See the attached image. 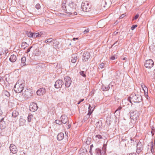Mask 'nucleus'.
Returning a JSON list of instances; mask_svg holds the SVG:
<instances>
[{
	"label": "nucleus",
	"mask_w": 155,
	"mask_h": 155,
	"mask_svg": "<svg viewBox=\"0 0 155 155\" xmlns=\"http://www.w3.org/2000/svg\"><path fill=\"white\" fill-rule=\"evenodd\" d=\"M27 35L29 37L33 38V33L30 31H27L26 32Z\"/></svg>",
	"instance_id": "32"
},
{
	"label": "nucleus",
	"mask_w": 155,
	"mask_h": 155,
	"mask_svg": "<svg viewBox=\"0 0 155 155\" xmlns=\"http://www.w3.org/2000/svg\"><path fill=\"white\" fill-rule=\"evenodd\" d=\"M54 41V39L52 38H49V39H48L47 40H46L45 41V42L46 43H51V42H52V41Z\"/></svg>",
	"instance_id": "33"
},
{
	"label": "nucleus",
	"mask_w": 155,
	"mask_h": 155,
	"mask_svg": "<svg viewBox=\"0 0 155 155\" xmlns=\"http://www.w3.org/2000/svg\"><path fill=\"white\" fill-rule=\"evenodd\" d=\"M81 8L82 10L85 12H89L91 11V5L88 2H83L81 4Z\"/></svg>",
	"instance_id": "4"
},
{
	"label": "nucleus",
	"mask_w": 155,
	"mask_h": 155,
	"mask_svg": "<svg viewBox=\"0 0 155 155\" xmlns=\"http://www.w3.org/2000/svg\"><path fill=\"white\" fill-rule=\"evenodd\" d=\"M150 144L151 146L150 147V150L152 153H153L154 152V148H153V142L152 141L150 142Z\"/></svg>",
	"instance_id": "30"
},
{
	"label": "nucleus",
	"mask_w": 155,
	"mask_h": 155,
	"mask_svg": "<svg viewBox=\"0 0 155 155\" xmlns=\"http://www.w3.org/2000/svg\"><path fill=\"white\" fill-rule=\"evenodd\" d=\"M95 138H97L99 140L103 138L102 136L99 134L96 135Z\"/></svg>",
	"instance_id": "37"
},
{
	"label": "nucleus",
	"mask_w": 155,
	"mask_h": 155,
	"mask_svg": "<svg viewBox=\"0 0 155 155\" xmlns=\"http://www.w3.org/2000/svg\"><path fill=\"white\" fill-rule=\"evenodd\" d=\"M55 122L56 124H58L59 125H61L62 124L61 120H55Z\"/></svg>",
	"instance_id": "36"
},
{
	"label": "nucleus",
	"mask_w": 155,
	"mask_h": 155,
	"mask_svg": "<svg viewBox=\"0 0 155 155\" xmlns=\"http://www.w3.org/2000/svg\"><path fill=\"white\" fill-rule=\"evenodd\" d=\"M32 117V116L31 114H29L28 115V122H31Z\"/></svg>",
	"instance_id": "35"
},
{
	"label": "nucleus",
	"mask_w": 155,
	"mask_h": 155,
	"mask_svg": "<svg viewBox=\"0 0 155 155\" xmlns=\"http://www.w3.org/2000/svg\"><path fill=\"white\" fill-rule=\"evenodd\" d=\"M11 152L13 154H15L17 153V149L16 146L14 144H11L9 147Z\"/></svg>",
	"instance_id": "15"
},
{
	"label": "nucleus",
	"mask_w": 155,
	"mask_h": 155,
	"mask_svg": "<svg viewBox=\"0 0 155 155\" xmlns=\"http://www.w3.org/2000/svg\"><path fill=\"white\" fill-rule=\"evenodd\" d=\"M122 108L121 107H118L117 109L116 110L115 112L117 111L120 110Z\"/></svg>",
	"instance_id": "53"
},
{
	"label": "nucleus",
	"mask_w": 155,
	"mask_h": 155,
	"mask_svg": "<svg viewBox=\"0 0 155 155\" xmlns=\"http://www.w3.org/2000/svg\"><path fill=\"white\" fill-rule=\"evenodd\" d=\"M151 134H152V135H153L154 134V133L153 132V131H151Z\"/></svg>",
	"instance_id": "61"
},
{
	"label": "nucleus",
	"mask_w": 155,
	"mask_h": 155,
	"mask_svg": "<svg viewBox=\"0 0 155 155\" xmlns=\"http://www.w3.org/2000/svg\"><path fill=\"white\" fill-rule=\"evenodd\" d=\"M95 105H93V106H92L91 107V110L93 111L94 109L95 108Z\"/></svg>",
	"instance_id": "51"
},
{
	"label": "nucleus",
	"mask_w": 155,
	"mask_h": 155,
	"mask_svg": "<svg viewBox=\"0 0 155 155\" xmlns=\"http://www.w3.org/2000/svg\"><path fill=\"white\" fill-rule=\"evenodd\" d=\"M26 61V58L25 57H23L21 58V66L23 67L26 65L25 61Z\"/></svg>",
	"instance_id": "22"
},
{
	"label": "nucleus",
	"mask_w": 155,
	"mask_h": 155,
	"mask_svg": "<svg viewBox=\"0 0 155 155\" xmlns=\"http://www.w3.org/2000/svg\"><path fill=\"white\" fill-rule=\"evenodd\" d=\"M3 94L7 97H9L10 96L9 93L7 91H4L3 92Z\"/></svg>",
	"instance_id": "34"
},
{
	"label": "nucleus",
	"mask_w": 155,
	"mask_h": 155,
	"mask_svg": "<svg viewBox=\"0 0 155 155\" xmlns=\"http://www.w3.org/2000/svg\"><path fill=\"white\" fill-rule=\"evenodd\" d=\"M17 59V58L15 55L13 54L9 58L10 61L12 62H14L16 61Z\"/></svg>",
	"instance_id": "19"
},
{
	"label": "nucleus",
	"mask_w": 155,
	"mask_h": 155,
	"mask_svg": "<svg viewBox=\"0 0 155 155\" xmlns=\"http://www.w3.org/2000/svg\"><path fill=\"white\" fill-rule=\"evenodd\" d=\"M139 15L138 14H136L135 16H134V20H136L139 17Z\"/></svg>",
	"instance_id": "47"
},
{
	"label": "nucleus",
	"mask_w": 155,
	"mask_h": 155,
	"mask_svg": "<svg viewBox=\"0 0 155 155\" xmlns=\"http://www.w3.org/2000/svg\"><path fill=\"white\" fill-rule=\"evenodd\" d=\"M37 109L38 106L36 103H32L29 106V110L31 111L34 112L36 111Z\"/></svg>",
	"instance_id": "11"
},
{
	"label": "nucleus",
	"mask_w": 155,
	"mask_h": 155,
	"mask_svg": "<svg viewBox=\"0 0 155 155\" xmlns=\"http://www.w3.org/2000/svg\"><path fill=\"white\" fill-rule=\"evenodd\" d=\"M93 112V110H91V109L89 110H88V113L87 114V116H88V117L89 118L90 117V115L92 114Z\"/></svg>",
	"instance_id": "38"
},
{
	"label": "nucleus",
	"mask_w": 155,
	"mask_h": 155,
	"mask_svg": "<svg viewBox=\"0 0 155 155\" xmlns=\"http://www.w3.org/2000/svg\"><path fill=\"white\" fill-rule=\"evenodd\" d=\"M126 58H123V60H125Z\"/></svg>",
	"instance_id": "62"
},
{
	"label": "nucleus",
	"mask_w": 155,
	"mask_h": 155,
	"mask_svg": "<svg viewBox=\"0 0 155 155\" xmlns=\"http://www.w3.org/2000/svg\"><path fill=\"white\" fill-rule=\"evenodd\" d=\"M68 128H69L70 127H71L70 125H68Z\"/></svg>",
	"instance_id": "63"
},
{
	"label": "nucleus",
	"mask_w": 155,
	"mask_h": 155,
	"mask_svg": "<svg viewBox=\"0 0 155 155\" xmlns=\"http://www.w3.org/2000/svg\"><path fill=\"white\" fill-rule=\"evenodd\" d=\"M110 118H108L106 120L107 123L108 125H110Z\"/></svg>",
	"instance_id": "41"
},
{
	"label": "nucleus",
	"mask_w": 155,
	"mask_h": 155,
	"mask_svg": "<svg viewBox=\"0 0 155 155\" xmlns=\"http://www.w3.org/2000/svg\"><path fill=\"white\" fill-rule=\"evenodd\" d=\"M25 122V120L23 118L22 116H21L20 117L19 124L20 125L23 126Z\"/></svg>",
	"instance_id": "21"
},
{
	"label": "nucleus",
	"mask_w": 155,
	"mask_h": 155,
	"mask_svg": "<svg viewBox=\"0 0 155 155\" xmlns=\"http://www.w3.org/2000/svg\"><path fill=\"white\" fill-rule=\"evenodd\" d=\"M33 94V92L31 89H27L23 92L22 95L25 97L28 98L31 97Z\"/></svg>",
	"instance_id": "5"
},
{
	"label": "nucleus",
	"mask_w": 155,
	"mask_h": 155,
	"mask_svg": "<svg viewBox=\"0 0 155 155\" xmlns=\"http://www.w3.org/2000/svg\"><path fill=\"white\" fill-rule=\"evenodd\" d=\"M89 29H87L83 31V33L84 34H87L88 32H89Z\"/></svg>",
	"instance_id": "46"
},
{
	"label": "nucleus",
	"mask_w": 155,
	"mask_h": 155,
	"mask_svg": "<svg viewBox=\"0 0 155 155\" xmlns=\"http://www.w3.org/2000/svg\"><path fill=\"white\" fill-rule=\"evenodd\" d=\"M141 86L143 89L144 91H148V89L147 87L145 86V85L143 83H142L141 84Z\"/></svg>",
	"instance_id": "27"
},
{
	"label": "nucleus",
	"mask_w": 155,
	"mask_h": 155,
	"mask_svg": "<svg viewBox=\"0 0 155 155\" xmlns=\"http://www.w3.org/2000/svg\"><path fill=\"white\" fill-rule=\"evenodd\" d=\"M64 135L63 133H60L58 134L57 136V139L60 141L62 140L64 138Z\"/></svg>",
	"instance_id": "18"
},
{
	"label": "nucleus",
	"mask_w": 155,
	"mask_h": 155,
	"mask_svg": "<svg viewBox=\"0 0 155 155\" xmlns=\"http://www.w3.org/2000/svg\"><path fill=\"white\" fill-rule=\"evenodd\" d=\"M84 100V99H81L78 102V104H80L81 102L83 101Z\"/></svg>",
	"instance_id": "52"
},
{
	"label": "nucleus",
	"mask_w": 155,
	"mask_h": 155,
	"mask_svg": "<svg viewBox=\"0 0 155 155\" xmlns=\"http://www.w3.org/2000/svg\"><path fill=\"white\" fill-rule=\"evenodd\" d=\"M61 120L62 124H65L68 120V118L65 115H62L61 117Z\"/></svg>",
	"instance_id": "16"
},
{
	"label": "nucleus",
	"mask_w": 155,
	"mask_h": 155,
	"mask_svg": "<svg viewBox=\"0 0 155 155\" xmlns=\"http://www.w3.org/2000/svg\"><path fill=\"white\" fill-rule=\"evenodd\" d=\"M118 33V32H117L116 31H115L113 33V35H117V34Z\"/></svg>",
	"instance_id": "55"
},
{
	"label": "nucleus",
	"mask_w": 155,
	"mask_h": 155,
	"mask_svg": "<svg viewBox=\"0 0 155 155\" xmlns=\"http://www.w3.org/2000/svg\"><path fill=\"white\" fill-rule=\"evenodd\" d=\"M104 64L103 63H101V64H100L99 65V68H104Z\"/></svg>",
	"instance_id": "42"
},
{
	"label": "nucleus",
	"mask_w": 155,
	"mask_h": 155,
	"mask_svg": "<svg viewBox=\"0 0 155 155\" xmlns=\"http://www.w3.org/2000/svg\"><path fill=\"white\" fill-rule=\"evenodd\" d=\"M148 97L149 98L150 97L148 96H147V99H148Z\"/></svg>",
	"instance_id": "64"
},
{
	"label": "nucleus",
	"mask_w": 155,
	"mask_h": 155,
	"mask_svg": "<svg viewBox=\"0 0 155 155\" xmlns=\"http://www.w3.org/2000/svg\"><path fill=\"white\" fill-rule=\"evenodd\" d=\"M64 82L61 80H58L57 81L55 84L54 86L56 88H59L61 87L63 84Z\"/></svg>",
	"instance_id": "12"
},
{
	"label": "nucleus",
	"mask_w": 155,
	"mask_h": 155,
	"mask_svg": "<svg viewBox=\"0 0 155 155\" xmlns=\"http://www.w3.org/2000/svg\"><path fill=\"white\" fill-rule=\"evenodd\" d=\"M110 88V87L109 85H107V86H106L104 88H103V91H107Z\"/></svg>",
	"instance_id": "39"
},
{
	"label": "nucleus",
	"mask_w": 155,
	"mask_h": 155,
	"mask_svg": "<svg viewBox=\"0 0 155 155\" xmlns=\"http://www.w3.org/2000/svg\"><path fill=\"white\" fill-rule=\"evenodd\" d=\"M66 1L64 0L63 1L61 5V8L64 12L70 14H73L74 15H77V13L74 12V10L76 8V3L71 1L68 4V6H67L66 5Z\"/></svg>",
	"instance_id": "1"
},
{
	"label": "nucleus",
	"mask_w": 155,
	"mask_h": 155,
	"mask_svg": "<svg viewBox=\"0 0 155 155\" xmlns=\"http://www.w3.org/2000/svg\"><path fill=\"white\" fill-rule=\"evenodd\" d=\"M89 153H90L91 155H92V150H90L89 151Z\"/></svg>",
	"instance_id": "57"
},
{
	"label": "nucleus",
	"mask_w": 155,
	"mask_h": 155,
	"mask_svg": "<svg viewBox=\"0 0 155 155\" xmlns=\"http://www.w3.org/2000/svg\"><path fill=\"white\" fill-rule=\"evenodd\" d=\"M94 147L93 144H91L90 146V150H92V148Z\"/></svg>",
	"instance_id": "56"
},
{
	"label": "nucleus",
	"mask_w": 155,
	"mask_h": 155,
	"mask_svg": "<svg viewBox=\"0 0 155 155\" xmlns=\"http://www.w3.org/2000/svg\"><path fill=\"white\" fill-rule=\"evenodd\" d=\"M91 138L90 137H88L87 138L86 143L87 145H89L91 143Z\"/></svg>",
	"instance_id": "31"
},
{
	"label": "nucleus",
	"mask_w": 155,
	"mask_h": 155,
	"mask_svg": "<svg viewBox=\"0 0 155 155\" xmlns=\"http://www.w3.org/2000/svg\"><path fill=\"white\" fill-rule=\"evenodd\" d=\"M41 32H38L36 33H33V38H35L38 37H41Z\"/></svg>",
	"instance_id": "24"
},
{
	"label": "nucleus",
	"mask_w": 155,
	"mask_h": 155,
	"mask_svg": "<svg viewBox=\"0 0 155 155\" xmlns=\"http://www.w3.org/2000/svg\"><path fill=\"white\" fill-rule=\"evenodd\" d=\"M129 155H136V154L134 153H130Z\"/></svg>",
	"instance_id": "54"
},
{
	"label": "nucleus",
	"mask_w": 155,
	"mask_h": 155,
	"mask_svg": "<svg viewBox=\"0 0 155 155\" xmlns=\"http://www.w3.org/2000/svg\"><path fill=\"white\" fill-rule=\"evenodd\" d=\"M25 84L24 83L17 82L14 88V91L17 93H20L23 91Z\"/></svg>",
	"instance_id": "3"
},
{
	"label": "nucleus",
	"mask_w": 155,
	"mask_h": 155,
	"mask_svg": "<svg viewBox=\"0 0 155 155\" xmlns=\"http://www.w3.org/2000/svg\"><path fill=\"white\" fill-rule=\"evenodd\" d=\"M106 86H105V85H103L102 87H101V89L102 90V91H103V88H104V87H105Z\"/></svg>",
	"instance_id": "59"
},
{
	"label": "nucleus",
	"mask_w": 155,
	"mask_h": 155,
	"mask_svg": "<svg viewBox=\"0 0 155 155\" xmlns=\"http://www.w3.org/2000/svg\"><path fill=\"white\" fill-rule=\"evenodd\" d=\"M80 74L82 76L84 77H86V75L85 74V73L84 71H81L80 72Z\"/></svg>",
	"instance_id": "40"
},
{
	"label": "nucleus",
	"mask_w": 155,
	"mask_h": 155,
	"mask_svg": "<svg viewBox=\"0 0 155 155\" xmlns=\"http://www.w3.org/2000/svg\"><path fill=\"white\" fill-rule=\"evenodd\" d=\"M117 58V57L116 56H112L110 58V59L111 60H114L115 59H116Z\"/></svg>",
	"instance_id": "43"
},
{
	"label": "nucleus",
	"mask_w": 155,
	"mask_h": 155,
	"mask_svg": "<svg viewBox=\"0 0 155 155\" xmlns=\"http://www.w3.org/2000/svg\"><path fill=\"white\" fill-rule=\"evenodd\" d=\"M154 64V62L153 61L150 59L146 61L145 64V66L147 68H151Z\"/></svg>",
	"instance_id": "9"
},
{
	"label": "nucleus",
	"mask_w": 155,
	"mask_h": 155,
	"mask_svg": "<svg viewBox=\"0 0 155 155\" xmlns=\"http://www.w3.org/2000/svg\"><path fill=\"white\" fill-rule=\"evenodd\" d=\"M46 92V91L45 88L42 87L38 89L36 93L37 95L41 96L45 94Z\"/></svg>",
	"instance_id": "14"
},
{
	"label": "nucleus",
	"mask_w": 155,
	"mask_h": 155,
	"mask_svg": "<svg viewBox=\"0 0 155 155\" xmlns=\"http://www.w3.org/2000/svg\"><path fill=\"white\" fill-rule=\"evenodd\" d=\"M87 151L85 148H81L79 150L80 155H86Z\"/></svg>",
	"instance_id": "17"
},
{
	"label": "nucleus",
	"mask_w": 155,
	"mask_h": 155,
	"mask_svg": "<svg viewBox=\"0 0 155 155\" xmlns=\"http://www.w3.org/2000/svg\"><path fill=\"white\" fill-rule=\"evenodd\" d=\"M65 86L67 87H69L71 83V78L69 77H66L64 78Z\"/></svg>",
	"instance_id": "13"
},
{
	"label": "nucleus",
	"mask_w": 155,
	"mask_h": 155,
	"mask_svg": "<svg viewBox=\"0 0 155 155\" xmlns=\"http://www.w3.org/2000/svg\"><path fill=\"white\" fill-rule=\"evenodd\" d=\"M35 7L37 9H39L40 8L41 6L40 4H37L36 5Z\"/></svg>",
	"instance_id": "45"
},
{
	"label": "nucleus",
	"mask_w": 155,
	"mask_h": 155,
	"mask_svg": "<svg viewBox=\"0 0 155 155\" xmlns=\"http://www.w3.org/2000/svg\"><path fill=\"white\" fill-rule=\"evenodd\" d=\"M137 25H133L131 27V29L132 30H134L136 27H137Z\"/></svg>",
	"instance_id": "44"
},
{
	"label": "nucleus",
	"mask_w": 155,
	"mask_h": 155,
	"mask_svg": "<svg viewBox=\"0 0 155 155\" xmlns=\"http://www.w3.org/2000/svg\"><path fill=\"white\" fill-rule=\"evenodd\" d=\"M125 16V14H122L120 17V18H123Z\"/></svg>",
	"instance_id": "49"
},
{
	"label": "nucleus",
	"mask_w": 155,
	"mask_h": 155,
	"mask_svg": "<svg viewBox=\"0 0 155 155\" xmlns=\"http://www.w3.org/2000/svg\"><path fill=\"white\" fill-rule=\"evenodd\" d=\"M32 48V46H31V47H30L27 50V52H26V53H28L30 51V50Z\"/></svg>",
	"instance_id": "48"
},
{
	"label": "nucleus",
	"mask_w": 155,
	"mask_h": 155,
	"mask_svg": "<svg viewBox=\"0 0 155 155\" xmlns=\"http://www.w3.org/2000/svg\"><path fill=\"white\" fill-rule=\"evenodd\" d=\"M53 44H52V45H53L54 47H55V48L57 47L58 45L59 44V42L58 41H57L56 40H54L53 41Z\"/></svg>",
	"instance_id": "28"
},
{
	"label": "nucleus",
	"mask_w": 155,
	"mask_h": 155,
	"mask_svg": "<svg viewBox=\"0 0 155 155\" xmlns=\"http://www.w3.org/2000/svg\"><path fill=\"white\" fill-rule=\"evenodd\" d=\"M130 118L131 119L134 120H136L139 117V114L137 110L133 111L132 112H130Z\"/></svg>",
	"instance_id": "6"
},
{
	"label": "nucleus",
	"mask_w": 155,
	"mask_h": 155,
	"mask_svg": "<svg viewBox=\"0 0 155 155\" xmlns=\"http://www.w3.org/2000/svg\"><path fill=\"white\" fill-rule=\"evenodd\" d=\"M143 143L140 142H139L137 146V153L139 154V153L143 150Z\"/></svg>",
	"instance_id": "10"
},
{
	"label": "nucleus",
	"mask_w": 155,
	"mask_h": 155,
	"mask_svg": "<svg viewBox=\"0 0 155 155\" xmlns=\"http://www.w3.org/2000/svg\"><path fill=\"white\" fill-rule=\"evenodd\" d=\"M144 95L146 96H148V91H144Z\"/></svg>",
	"instance_id": "50"
},
{
	"label": "nucleus",
	"mask_w": 155,
	"mask_h": 155,
	"mask_svg": "<svg viewBox=\"0 0 155 155\" xmlns=\"http://www.w3.org/2000/svg\"><path fill=\"white\" fill-rule=\"evenodd\" d=\"M91 105L90 104H89V106H88V110H90V109L91 110Z\"/></svg>",
	"instance_id": "58"
},
{
	"label": "nucleus",
	"mask_w": 155,
	"mask_h": 155,
	"mask_svg": "<svg viewBox=\"0 0 155 155\" xmlns=\"http://www.w3.org/2000/svg\"><path fill=\"white\" fill-rule=\"evenodd\" d=\"M78 39V38H73V40H75Z\"/></svg>",
	"instance_id": "60"
},
{
	"label": "nucleus",
	"mask_w": 155,
	"mask_h": 155,
	"mask_svg": "<svg viewBox=\"0 0 155 155\" xmlns=\"http://www.w3.org/2000/svg\"><path fill=\"white\" fill-rule=\"evenodd\" d=\"M28 46V44L25 42H22L21 45V48H22L23 49H25Z\"/></svg>",
	"instance_id": "26"
},
{
	"label": "nucleus",
	"mask_w": 155,
	"mask_h": 155,
	"mask_svg": "<svg viewBox=\"0 0 155 155\" xmlns=\"http://www.w3.org/2000/svg\"><path fill=\"white\" fill-rule=\"evenodd\" d=\"M77 56L76 54H73L71 57V62L72 63H74L76 62L77 59Z\"/></svg>",
	"instance_id": "20"
},
{
	"label": "nucleus",
	"mask_w": 155,
	"mask_h": 155,
	"mask_svg": "<svg viewBox=\"0 0 155 155\" xmlns=\"http://www.w3.org/2000/svg\"><path fill=\"white\" fill-rule=\"evenodd\" d=\"M18 112L16 110H14L12 114V116L14 117H15L18 115Z\"/></svg>",
	"instance_id": "25"
},
{
	"label": "nucleus",
	"mask_w": 155,
	"mask_h": 155,
	"mask_svg": "<svg viewBox=\"0 0 155 155\" xmlns=\"http://www.w3.org/2000/svg\"><path fill=\"white\" fill-rule=\"evenodd\" d=\"M90 57V54L89 52H84L82 56V59L83 61L84 62L87 61Z\"/></svg>",
	"instance_id": "8"
},
{
	"label": "nucleus",
	"mask_w": 155,
	"mask_h": 155,
	"mask_svg": "<svg viewBox=\"0 0 155 155\" xmlns=\"http://www.w3.org/2000/svg\"><path fill=\"white\" fill-rule=\"evenodd\" d=\"M142 100L141 96L139 94L133 93L128 97L127 100L132 103V101L134 102H140Z\"/></svg>",
	"instance_id": "2"
},
{
	"label": "nucleus",
	"mask_w": 155,
	"mask_h": 155,
	"mask_svg": "<svg viewBox=\"0 0 155 155\" xmlns=\"http://www.w3.org/2000/svg\"><path fill=\"white\" fill-rule=\"evenodd\" d=\"M5 115H3L2 117H0V128L1 129H4L5 128L6 124L4 120Z\"/></svg>",
	"instance_id": "7"
},
{
	"label": "nucleus",
	"mask_w": 155,
	"mask_h": 155,
	"mask_svg": "<svg viewBox=\"0 0 155 155\" xmlns=\"http://www.w3.org/2000/svg\"><path fill=\"white\" fill-rule=\"evenodd\" d=\"M96 127L98 128H100L102 126V122L101 120H99L96 124Z\"/></svg>",
	"instance_id": "23"
},
{
	"label": "nucleus",
	"mask_w": 155,
	"mask_h": 155,
	"mask_svg": "<svg viewBox=\"0 0 155 155\" xmlns=\"http://www.w3.org/2000/svg\"><path fill=\"white\" fill-rule=\"evenodd\" d=\"M96 155H101V150L98 148H97L95 150Z\"/></svg>",
	"instance_id": "29"
}]
</instances>
